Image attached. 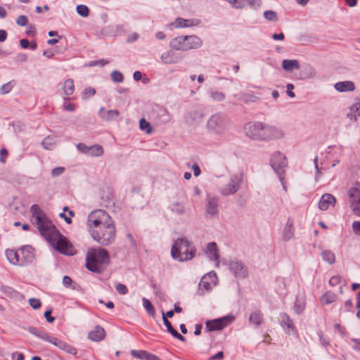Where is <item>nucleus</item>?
Instances as JSON below:
<instances>
[{"mask_svg": "<svg viewBox=\"0 0 360 360\" xmlns=\"http://www.w3.org/2000/svg\"><path fill=\"white\" fill-rule=\"evenodd\" d=\"M110 256L103 248L89 250L86 257V267L95 273L102 272L109 264Z\"/></svg>", "mask_w": 360, "mask_h": 360, "instance_id": "f257e3e1", "label": "nucleus"}, {"mask_svg": "<svg viewBox=\"0 0 360 360\" xmlns=\"http://www.w3.org/2000/svg\"><path fill=\"white\" fill-rule=\"evenodd\" d=\"M230 125L231 122L228 116L223 112H217L208 117L205 129L210 135L221 137L229 131Z\"/></svg>", "mask_w": 360, "mask_h": 360, "instance_id": "f03ea898", "label": "nucleus"}, {"mask_svg": "<svg viewBox=\"0 0 360 360\" xmlns=\"http://www.w3.org/2000/svg\"><path fill=\"white\" fill-rule=\"evenodd\" d=\"M195 248L193 243L184 238H177L172 247L171 255L174 259L184 262L195 256Z\"/></svg>", "mask_w": 360, "mask_h": 360, "instance_id": "7ed1b4c3", "label": "nucleus"}, {"mask_svg": "<svg viewBox=\"0 0 360 360\" xmlns=\"http://www.w3.org/2000/svg\"><path fill=\"white\" fill-rule=\"evenodd\" d=\"M44 238L53 244L56 243V250L65 255H72V248L67 239L56 229L54 225L41 233Z\"/></svg>", "mask_w": 360, "mask_h": 360, "instance_id": "20e7f679", "label": "nucleus"}, {"mask_svg": "<svg viewBox=\"0 0 360 360\" xmlns=\"http://www.w3.org/2000/svg\"><path fill=\"white\" fill-rule=\"evenodd\" d=\"M116 230L113 221L103 225L102 228L93 231L91 238L103 246H108L112 244L115 239Z\"/></svg>", "mask_w": 360, "mask_h": 360, "instance_id": "39448f33", "label": "nucleus"}, {"mask_svg": "<svg viewBox=\"0 0 360 360\" xmlns=\"http://www.w3.org/2000/svg\"><path fill=\"white\" fill-rule=\"evenodd\" d=\"M112 219L109 214L103 210H96L92 211L89 215L86 221V226L90 235L93 231H96L98 229L102 228L103 225L111 221Z\"/></svg>", "mask_w": 360, "mask_h": 360, "instance_id": "423d86ee", "label": "nucleus"}, {"mask_svg": "<svg viewBox=\"0 0 360 360\" xmlns=\"http://www.w3.org/2000/svg\"><path fill=\"white\" fill-rule=\"evenodd\" d=\"M243 181V175L241 172L231 174L228 182L219 188L220 194L223 196L234 195L241 188Z\"/></svg>", "mask_w": 360, "mask_h": 360, "instance_id": "0eeeda50", "label": "nucleus"}, {"mask_svg": "<svg viewBox=\"0 0 360 360\" xmlns=\"http://www.w3.org/2000/svg\"><path fill=\"white\" fill-rule=\"evenodd\" d=\"M265 124L260 122H250L243 127L245 136L252 140L264 141Z\"/></svg>", "mask_w": 360, "mask_h": 360, "instance_id": "6e6552de", "label": "nucleus"}, {"mask_svg": "<svg viewBox=\"0 0 360 360\" xmlns=\"http://www.w3.org/2000/svg\"><path fill=\"white\" fill-rule=\"evenodd\" d=\"M30 210L32 214L33 223L37 226V229L41 234L44 233L49 228L52 229V222L44 217L37 205H32Z\"/></svg>", "mask_w": 360, "mask_h": 360, "instance_id": "1a4fd4ad", "label": "nucleus"}, {"mask_svg": "<svg viewBox=\"0 0 360 360\" xmlns=\"http://www.w3.org/2000/svg\"><path fill=\"white\" fill-rule=\"evenodd\" d=\"M218 283V278L216 273L210 271V273L204 275L198 284L197 294L199 296H203L210 292L212 288L217 285Z\"/></svg>", "mask_w": 360, "mask_h": 360, "instance_id": "9d476101", "label": "nucleus"}, {"mask_svg": "<svg viewBox=\"0 0 360 360\" xmlns=\"http://www.w3.org/2000/svg\"><path fill=\"white\" fill-rule=\"evenodd\" d=\"M233 319V316L228 315L219 319L207 321L205 322L206 329L210 332L221 330L230 325Z\"/></svg>", "mask_w": 360, "mask_h": 360, "instance_id": "9b49d317", "label": "nucleus"}, {"mask_svg": "<svg viewBox=\"0 0 360 360\" xmlns=\"http://www.w3.org/2000/svg\"><path fill=\"white\" fill-rule=\"evenodd\" d=\"M270 165L276 174H284V169L288 165L285 156L280 151L274 152L270 158Z\"/></svg>", "mask_w": 360, "mask_h": 360, "instance_id": "f8f14e48", "label": "nucleus"}, {"mask_svg": "<svg viewBox=\"0 0 360 360\" xmlns=\"http://www.w3.org/2000/svg\"><path fill=\"white\" fill-rule=\"evenodd\" d=\"M219 199L218 197L207 195L205 200V214L207 217L214 218L219 214Z\"/></svg>", "mask_w": 360, "mask_h": 360, "instance_id": "ddd939ff", "label": "nucleus"}, {"mask_svg": "<svg viewBox=\"0 0 360 360\" xmlns=\"http://www.w3.org/2000/svg\"><path fill=\"white\" fill-rule=\"evenodd\" d=\"M285 135V133L281 128L265 124L264 141L280 140L284 138Z\"/></svg>", "mask_w": 360, "mask_h": 360, "instance_id": "4468645a", "label": "nucleus"}, {"mask_svg": "<svg viewBox=\"0 0 360 360\" xmlns=\"http://www.w3.org/2000/svg\"><path fill=\"white\" fill-rule=\"evenodd\" d=\"M20 266H26L31 264L34 258V250L30 245H26L19 249Z\"/></svg>", "mask_w": 360, "mask_h": 360, "instance_id": "2eb2a0df", "label": "nucleus"}, {"mask_svg": "<svg viewBox=\"0 0 360 360\" xmlns=\"http://www.w3.org/2000/svg\"><path fill=\"white\" fill-rule=\"evenodd\" d=\"M204 117L205 114L202 110L199 109H193L186 114L184 120L188 125L195 127L202 122Z\"/></svg>", "mask_w": 360, "mask_h": 360, "instance_id": "dca6fc26", "label": "nucleus"}, {"mask_svg": "<svg viewBox=\"0 0 360 360\" xmlns=\"http://www.w3.org/2000/svg\"><path fill=\"white\" fill-rule=\"evenodd\" d=\"M229 269L234 276L239 278H244L248 276L247 268L241 262L232 261L229 264Z\"/></svg>", "mask_w": 360, "mask_h": 360, "instance_id": "f3484780", "label": "nucleus"}, {"mask_svg": "<svg viewBox=\"0 0 360 360\" xmlns=\"http://www.w3.org/2000/svg\"><path fill=\"white\" fill-rule=\"evenodd\" d=\"M336 202L335 198L330 193L323 194L318 204L319 208L322 211H326L330 206L334 207Z\"/></svg>", "mask_w": 360, "mask_h": 360, "instance_id": "a211bd4d", "label": "nucleus"}, {"mask_svg": "<svg viewBox=\"0 0 360 360\" xmlns=\"http://www.w3.org/2000/svg\"><path fill=\"white\" fill-rule=\"evenodd\" d=\"M49 342L58 347L60 349L70 354L75 355L77 354V349L68 342H65L63 339H48Z\"/></svg>", "mask_w": 360, "mask_h": 360, "instance_id": "6ab92c4d", "label": "nucleus"}, {"mask_svg": "<svg viewBox=\"0 0 360 360\" xmlns=\"http://www.w3.org/2000/svg\"><path fill=\"white\" fill-rule=\"evenodd\" d=\"M200 22V21L198 19H184L177 18L174 22L171 23V25L175 28H186L197 26Z\"/></svg>", "mask_w": 360, "mask_h": 360, "instance_id": "aec40b11", "label": "nucleus"}, {"mask_svg": "<svg viewBox=\"0 0 360 360\" xmlns=\"http://www.w3.org/2000/svg\"><path fill=\"white\" fill-rule=\"evenodd\" d=\"M160 60L163 64L172 65L179 63L181 57L172 51H167L161 55Z\"/></svg>", "mask_w": 360, "mask_h": 360, "instance_id": "412c9836", "label": "nucleus"}, {"mask_svg": "<svg viewBox=\"0 0 360 360\" xmlns=\"http://www.w3.org/2000/svg\"><path fill=\"white\" fill-rule=\"evenodd\" d=\"M281 325L287 331L288 335H294V325L292 321L290 319L289 316L286 314H281Z\"/></svg>", "mask_w": 360, "mask_h": 360, "instance_id": "4be33fe9", "label": "nucleus"}, {"mask_svg": "<svg viewBox=\"0 0 360 360\" xmlns=\"http://www.w3.org/2000/svg\"><path fill=\"white\" fill-rule=\"evenodd\" d=\"M316 70L313 65L310 64L303 65L300 73L301 79H313L316 77Z\"/></svg>", "mask_w": 360, "mask_h": 360, "instance_id": "5701e85b", "label": "nucleus"}, {"mask_svg": "<svg viewBox=\"0 0 360 360\" xmlns=\"http://www.w3.org/2000/svg\"><path fill=\"white\" fill-rule=\"evenodd\" d=\"M186 41V36H179L170 41L169 46L174 50L187 51Z\"/></svg>", "mask_w": 360, "mask_h": 360, "instance_id": "b1692460", "label": "nucleus"}, {"mask_svg": "<svg viewBox=\"0 0 360 360\" xmlns=\"http://www.w3.org/2000/svg\"><path fill=\"white\" fill-rule=\"evenodd\" d=\"M119 115L120 112L117 110H107L103 107L101 108L98 112L101 119L108 122L114 120Z\"/></svg>", "mask_w": 360, "mask_h": 360, "instance_id": "393cba45", "label": "nucleus"}, {"mask_svg": "<svg viewBox=\"0 0 360 360\" xmlns=\"http://www.w3.org/2000/svg\"><path fill=\"white\" fill-rule=\"evenodd\" d=\"M350 207L360 202V185H356L348 190Z\"/></svg>", "mask_w": 360, "mask_h": 360, "instance_id": "a878e982", "label": "nucleus"}, {"mask_svg": "<svg viewBox=\"0 0 360 360\" xmlns=\"http://www.w3.org/2000/svg\"><path fill=\"white\" fill-rule=\"evenodd\" d=\"M186 40L187 51L198 49L202 45L201 39L195 35H186Z\"/></svg>", "mask_w": 360, "mask_h": 360, "instance_id": "bb28decb", "label": "nucleus"}, {"mask_svg": "<svg viewBox=\"0 0 360 360\" xmlns=\"http://www.w3.org/2000/svg\"><path fill=\"white\" fill-rule=\"evenodd\" d=\"M206 255L207 257L218 264V259L219 258V250L217 245L214 242H210L207 245Z\"/></svg>", "mask_w": 360, "mask_h": 360, "instance_id": "cd10ccee", "label": "nucleus"}, {"mask_svg": "<svg viewBox=\"0 0 360 360\" xmlns=\"http://www.w3.org/2000/svg\"><path fill=\"white\" fill-rule=\"evenodd\" d=\"M282 68L286 72H292L300 68V62L296 59H284L281 62Z\"/></svg>", "mask_w": 360, "mask_h": 360, "instance_id": "c85d7f7f", "label": "nucleus"}, {"mask_svg": "<svg viewBox=\"0 0 360 360\" xmlns=\"http://www.w3.org/2000/svg\"><path fill=\"white\" fill-rule=\"evenodd\" d=\"M334 87L339 92H347L354 91L355 85L352 81H343L335 83Z\"/></svg>", "mask_w": 360, "mask_h": 360, "instance_id": "c756f323", "label": "nucleus"}, {"mask_svg": "<svg viewBox=\"0 0 360 360\" xmlns=\"http://www.w3.org/2000/svg\"><path fill=\"white\" fill-rule=\"evenodd\" d=\"M62 90L64 99H68L75 90L74 82L72 79H66L62 84Z\"/></svg>", "mask_w": 360, "mask_h": 360, "instance_id": "7c9ffc66", "label": "nucleus"}, {"mask_svg": "<svg viewBox=\"0 0 360 360\" xmlns=\"http://www.w3.org/2000/svg\"><path fill=\"white\" fill-rule=\"evenodd\" d=\"M294 236L293 221L288 219L283 231V239L285 241L290 240Z\"/></svg>", "mask_w": 360, "mask_h": 360, "instance_id": "2f4dec72", "label": "nucleus"}, {"mask_svg": "<svg viewBox=\"0 0 360 360\" xmlns=\"http://www.w3.org/2000/svg\"><path fill=\"white\" fill-rule=\"evenodd\" d=\"M360 116V99H356L355 102L349 107V112L347 114V117L351 120H356Z\"/></svg>", "mask_w": 360, "mask_h": 360, "instance_id": "473e14b6", "label": "nucleus"}, {"mask_svg": "<svg viewBox=\"0 0 360 360\" xmlns=\"http://www.w3.org/2000/svg\"><path fill=\"white\" fill-rule=\"evenodd\" d=\"M169 210L174 214L181 216L186 213L184 205L180 202H174L169 205Z\"/></svg>", "mask_w": 360, "mask_h": 360, "instance_id": "72a5a7b5", "label": "nucleus"}, {"mask_svg": "<svg viewBox=\"0 0 360 360\" xmlns=\"http://www.w3.org/2000/svg\"><path fill=\"white\" fill-rule=\"evenodd\" d=\"M5 254L10 263L20 265L19 250L15 251L14 250H6Z\"/></svg>", "mask_w": 360, "mask_h": 360, "instance_id": "f704fd0d", "label": "nucleus"}, {"mask_svg": "<svg viewBox=\"0 0 360 360\" xmlns=\"http://www.w3.org/2000/svg\"><path fill=\"white\" fill-rule=\"evenodd\" d=\"M321 256L322 259L325 262L329 264L330 265H332L335 263V254L328 250H323L321 252Z\"/></svg>", "mask_w": 360, "mask_h": 360, "instance_id": "c9c22d12", "label": "nucleus"}, {"mask_svg": "<svg viewBox=\"0 0 360 360\" xmlns=\"http://www.w3.org/2000/svg\"><path fill=\"white\" fill-rule=\"evenodd\" d=\"M104 153L103 148L99 144H94L89 146V152L88 155L91 157H100Z\"/></svg>", "mask_w": 360, "mask_h": 360, "instance_id": "e433bc0d", "label": "nucleus"}, {"mask_svg": "<svg viewBox=\"0 0 360 360\" xmlns=\"http://www.w3.org/2000/svg\"><path fill=\"white\" fill-rule=\"evenodd\" d=\"M249 321L252 324V325H255L256 326H259L262 321H263V318H262V314L260 313V311H253L252 313L250 314V317H249Z\"/></svg>", "mask_w": 360, "mask_h": 360, "instance_id": "4c0bfd02", "label": "nucleus"}, {"mask_svg": "<svg viewBox=\"0 0 360 360\" xmlns=\"http://www.w3.org/2000/svg\"><path fill=\"white\" fill-rule=\"evenodd\" d=\"M158 118L162 124H167L172 120V115L166 109L161 110L158 114Z\"/></svg>", "mask_w": 360, "mask_h": 360, "instance_id": "58836bf2", "label": "nucleus"}, {"mask_svg": "<svg viewBox=\"0 0 360 360\" xmlns=\"http://www.w3.org/2000/svg\"><path fill=\"white\" fill-rule=\"evenodd\" d=\"M209 94L212 101L215 102H221L226 98L224 93L217 90H210Z\"/></svg>", "mask_w": 360, "mask_h": 360, "instance_id": "ea45409f", "label": "nucleus"}, {"mask_svg": "<svg viewBox=\"0 0 360 360\" xmlns=\"http://www.w3.org/2000/svg\"><path fill=\"white\" fill-rule=\"evenodd\" d=\"M105 335V333L104 329L100 326H96L94 330L89 333L88 338H104Z\"/></svg>", "mask_w": 360, "mask_h": 360, "instance_id": "a19ab883", "label": "nucleus"}, {"mask_svg": "<svg viewBox=\"0 0 360 360\" xmlns=\"http://www.w3.org/2000/svg\"><path fill=\"white\" fill-rule=\"evenodd\" d=\"M41 145L46 150H52L56 145V141L53 137L47 136L42 141Z\"/></svg>", "mask_w": 360, "mask_h": 360, "instance_id": "79ce46f5", "label": "nucleus"}, {"mask_svg": "<svg viewBox=\"0 0 360 360\" xmlns=\"http://www.w3.org/2000/svg\"><path fill=\"white\" fill-rule=\"evenodd\" d=\"M337 296L335 293L327 292L321 298L323 304H328L336 300Z\"/></svg>", "mask_w": 360, "mask_h": 360, "instance_id": "37998d69", "label": "nucleus"}, {"mask_svg": "<svg viewBox=\"0 0 360 360\" xmlns=\"http://www.w3.org/2000/svg\"><path fill=\"white\" fill-rule=\"evenodd\" d=\"M239 100L244 103H254L258 100V98L255 95L250 94H241L238 96Z\"/></svg>", "mask_w": 360, "mask_h": 360, "instance_id": "c03bdc74", "label": "nucleus"}, {"mask_svg": "<svg viewBox=\"0 0 360 360\" xmlns=\"http://www.w3.org/2000/svg\"><path fill=\"white\" fill-rule=\"evenodd\" d=\"M162 316H163V321H164V324L165 325V326L167 327V330L169 332L171 333V334L174 337V338H183V336L181 335H180L176 330H175L170 322L167 319V318L165 317V314L163 313L162 314Z\"/></svg>", "mask_w": 360, "mask_h": 360, "instance_id": "a18cd8bd", "label": "nucleus"}, {"mask_svg": "<svg viewBox=\"0 0 360 360\" xmlns=\"http://www.w3.org/2000/svg\"><path fill=\"white\" fill-rule=\"evenodd\" d=\"M148 353L147 351L145 350H131V354L132 356L136 359H139L141 360H147V357L148 355Z\"/></svg>", "mask_w": 360, "mask_h": 360, "instance_id": "49530a36", "label": "nucleus"}, {"mask_svg": "<svg viewBox=\"0 0 360 360\" xmlns=\"http://www.w3.org/2000/svg\"><path fill=\"white\" fill-rule=\"evenodd\" d=\"M139 127L141 130L146 131V134H150L152 132V127L148 121L142 118L139 121Z\"/></svg>", "mask_w": 360, "mask_h": 360, "instance_id": "de8ad7c7", "label": "nucleus"}, {"mask_svg": "<svg viewBox=\"0 0 360 360\" xmlns=\"http://www.w3.org/2000/svg\"><path fill=\"white\" fill-rule=\"evenodd\" d=\"M294 307L297 314H301L304 310L305 302L302 299H297Z\"/></svg>", "mask_w": 360, "mask_h": 360, "instance_id": "09e8293b", "label": "nucleus"}, {"mask_svg": "<svg viewBox=\"0 0 360 360\" xmlns=\"http://www.w3.org/2000/svg\"><path fill=\"white\" fill-rule=\"evenodd\" d=\"M142 301H143V307L145 308L146 311L150 315H154L155 314V309H154L153 304H151V302L148 299H146L145 297L143 298Z\"/></svg>", "mask_w": 360, "mask_h": 360, "instance_id": "8fccbe9b", "label": "nucleus"}, {"mask_svg": "<svg viewBox=\"0 0 360 360\" xmlns=\"http://www.w3.org/2000/svg\"><path fill=\"white\" fill-rule=\"evenodd\" d=\"M77 13L82 17L86 18L89 15V9L85 5H78L76 8Z\"/></svg>", "mask_w": 360, "mask_h": 360, "instance_id": "3c124183", "label": "nucleus"}, {"mask_svg": "<svg viewBox=\"0 0 360 360\" xmlns=\"http://www.w3.org/2000/svg\"><path fill=\"white\" fill-rule=\"evenodd\" d=\"M264 17L266 20L271 22H276L278 20L277 13L271 10L266 11L264 13Z\"/></svg>", "mask_w": 360, "mask_h": 360, "instance_id": "603ef678", "label": "nucleus"}, {"mask_svg": "<svg viewBox=\"0 0 360 360\" xmlns=\"http://www.w3.org/2000/svg\"><path fill=\"white\" fill-rule=\"evenodd\" d=\"M110 77L114 82L121 83L124 80L123 75L117 70L112 71L110 74Z\"/></svg>", "mask_w": 360, "mask_h": 360, "instance_id": "864d4df0", "label": "nucleus"}, {"mask_svg": "<svg viewBox=\"0 0 360 360\" xmlns=\"http://www.w3.org/2000/svg\"><path fill=\"white\" fill-rule=\"evenodd\" d=\"M13 87V85L11 82L3 84L0 88V94L3 95L6 94L12 90Z\"/></svg>", "mask_w": 360, "mask_h": 360, "instance_id": "5fc2aeb1", "label": "nucleus"}, {"mask_svg": "<svg viewBox=\"0 0 360 360\" xmlns=\"http://www.w3.org/2000/svg\"><path fill=\"white\" fill-rule=\"evenodd\" d=\"M318 161H319V158H318V156H316L314 159V167L316 169L315 180L316 181L319 180V179L320 178V176L322 174L321 169H320L318 165Z\"/></svg>", "mask_w": 360, "mask_h": 360, "instance_id": "6e6d98bb", "label": "nucleus"}, {"mask_svg": "<svg viewBox=\"0 0 360 360\" xmlns=\"http://www.w3.org/2000/svg\"><path fill=\"white\" fill-rule=\"evenodd\" d=\"M1 291L5 295L10 297L15 295L16 293V291L13 288L5 285L1 286Z\"/></svg>", "mask_w": 360, "mask_h": 360, "instance_id": "4d7b16f0", "label": "nucleus"}, {"mask_svg": "<svg viewBox=\"0 0 360 360\" xmlns=\"http://www.w3.org/2000/svg\"><path fill=\"white\" fill-rule=\"evenodd\" d=\"M250 6L253 9H257L261 6L260 0H247L246 7Z\"/></svg>", "mask_w": 360, "mask_h": 360, "instance_id": "13d9d810", "label": "nucleus"}, {"mask_svg": "<svg viewBox=\"0 0 360 360\" xmlns=\"http://www.w3.org/2000/svg\"><path fill=\"white\" fill-rule=\"evenodd\" d=\"M28 302H29L30 305L34 309H38L41 306V301L39 299H37V298H30V299H29Z\"/></svg>", "mask_w": 360, "mask_h": 360, "instance_id": "bf43d9fd", "label": "nucleus"}, {"mask_svg": "<svg viewBox=\"0 0 360 360\" xmlns=\"http://www.w3.org/2000/svg\"><path fill=\"white\" fill-rule=\"evenodd\" d=\"M65 169L63 167H57L52 169L51 176L53 177H57L64 173Z\"/></svg>", "mask_w": 360, "mask_h": 360, "instance_id": "052dcab7", "label": "nucleus"}, {"mask_svg": "<svg viewBox=\"0 0 360 360\" xmlns=\"http://www.w3.org/2000/svg\"><path fill=\"white\" fill-rule=\"evenodd\" d=\"M117 292L120 295H126L128 292L127 286L122 283H118L115 286Z\"/></svg>", "mask_w": 360, "mask_h": 360, "instance_id": "680f3d73", "label": "nucleus"}, {"mask_svg": "<svg viewBox=\"0 0 360 360\" xmlns=\"http://www.w3.org/2000/svg\"><path fill=\"white\" fill-rule=\"evenodd\" d=\"M28 19L25 15H21L16 19V23L20 26H25L27 25Z\"/></svg>", "mask_w": 360, "mask_h": 360, "instance_id": "e2e57ef3", "label": "nucleus"}, {"mask_svg": "<svg viewBox=\"0 0 360 360\" xmlns=\"http://www.w3.org/2000/svg\"><path fill=\"white\" fill-rule=\"evenodd\" d=\"M31 335L37 336L39 338H46L45 335H44L43 331L36 328H30L29 330Z\"/></svg>", "mask_w": 360, "mask_h": 360, "instance_id": "0e129e2a", "label": "nucleus"}, {"mask_svg": "<svg viewBox=\"0 0 360 360\" xmlns=\"http://www.w3.org/2000/svg\"><path fill=\"white\" fill-rule=\"evenodd\" d=\"M77 148L82 153L88 155L89 152V146L83 143H79L77 145Z\"/></svg>", "mask_w": 360, "mask_h": 360, "instance_id": "69168bd1", "label": "nucleus"}, {"mask_svg": "<svg viewBox=\"0 0 360 360\" xmlns=\"http://www.w3.org/2000/svg\"><path fill=\"white\" fill-rule=\"evenodd\" d=\"M352 227L356 235H360V221H354L352 223Z\"/></svg>", "mask_w": 360, "mask_h": 360, "instance_id": "338daca9", "label": "nucleus"}, {"mask_svg": "<svg viewBox=\"0 0 360 360\" xmlns=\"http://www.w3.org/2000/svg\"><path fill=\"white\" fill-rule=\"evenodd\" d=\"M354 214L360 217V202L350 207Z\"/></svg>", "mask_w": 360, "mask_h": 360, "instance_id": "774afa93", "label": "nucleus"}]
</instances>
